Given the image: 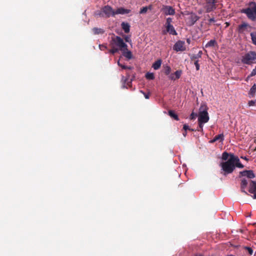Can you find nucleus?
I'll use <instances>...</instances> for the list:
<instances>
[{"label":"nucleus","mask_w":256,"mask_h":256,"mask_svg":"<svg viewBox=\"0 0 256 256\" xmlns=\"http://www.w3.org/2000/svg\"><path fill=\"white\" fill-rule=\"evenodd\" d=\"M234 160L232 157L230 156L227 161L220 163V166L222 170L221 173L223 175L226 176L234 172L235 169V166L233 164Z\"/></svg>","instance_id":"obj_1"},{"label":"nucleus","mask_w":256,"mask_h":256,"mask_svg":"<svg viewBox=\"0 0 256 256\" xmlns=\"http://www.w3.org/2000/svg\"><path fill=\"white\" fill-rule=\"evenodd\" d=\"M208 108L207 106L202 104L199 108L198 122L206 123L209 120V116L208 112Z\"/></svg>","instance_id":"obj_2"},{"label":"nucleus","mask_w":256,"mask_h":256,"mask_svg":"<svg viewBox=\"0 0 256 256\" xmlns=\"http://www.w3.org/2000/svg\"><path fill=\"white\" fill-rule=\"evenodd\" d=\"M250 5L254 6L242 9L241 12L242 13L245 14L249 19L254 21L256 19V4L255 2H252Z\"/></svg>","instance_id":"obj_3"},{"label":"nucleus","mask_w":256,"mask_h":256,"mask_svg":"<svg viewBox=\"0 0 256 256\" xmlns=\"http://www.w3.org/2000/svg\"><path fill=\"white\" fill-rule=\"evenodd\" d=\"M256 60V52L250 51L242 56V62L244 64H250Z\"/></svg>","instance_id":"obj_4"},{"label":"nucleus","mask_w":256,"mask_h":256,"mask_svg":"<svg viewBox=\"0 0 256 256\" xmlns=\"http://www.w3.org/2000/svg\"><path fill=\"white\" fill-rule=\"evenodd\" d=\"M111 43L113 44L114 46H118L120 50H122L123 49L127 50V44L124 42L122 38L120 36H116V38H112Z\"/></svg>","instance_id":"obj_5"},{"label":"nucleus","mask_w":256,"mask_h":256,"mask_svg":"<svg viewBox=\"0 0 256 256\" xmlns=\"http://www.w3.org/2000/svg\"><path fill=\"white\" fill-rule=\"evenodd\" d=\"M202 54V51L200 50L197 54H190V60L191 61H194L196 70H198L200 68V65L198 64V59L201 58Z\"/></svg>","instance_id":"obj_6"},{"label":"nucleus","mask_w":256,"mask_h":256,"mask_svg":"<svg viewBox=\"0 0 256 256\" xmlns=\"http://www.w3.org/2000/svg\"><path fill=\"white\" fill-rule=\"evenodd\" d=\"M216 0H206L205 8L206 12H210L216 8Z\"/></svg>","instance_id":"obj_7"},{"label":"nucleus","mask_w":256,"mask_h":256,"mask_svg":"<svg viewBox=\"0 0 256 256\" xmlns=\"http://www.w3.org/2000/svg\"><path fill=\"white\" fill-rule=\"evenodd\" d=\"M104 16L106 18H110V16H114V10L112 7L108 5L105 6L102 8Z\"/></svg>","instance_id":"obj_8"},{"label":"nucleus","mask_w":256,"mask_h":256,"mask_svg":"<svg viewBox=\"0 0 256 256\" xmlns=\"http://www.w3.org/2000/svg\"><path fill=\"white\" fill-rule=\"evenodd\" d=\"M173 50L176 52L185 51L186 50L185 42L180 40L177 41L173 46Z\"/></svg>","instance_id":"obj_9"},{"label":"nucleus","mask_w":256,"mask_h":256,"mask_svg":"<svg viewBox=\"0 0 256 256\" xmlns=\"http://www.w3.org/2000/svg\"><path fill=\"white\" fill-rule=\"evenodd\" d=\"M162 12L166 16L174 15L176 13L175 10L171 6L164 5L161 10Z\"/></svg>","instance_id":"obj_10"},{"label":"nucleus","mask_w":256,"mask_h":256,"mask_svg":"<svg viewBox=\"0 0 256 256\" xmlns=\"http://www.w3.org/2000/svg\"><path fill=\"white\" fill-rule=\"evenodd\" d=\"M248 192L254 194L252 198L256 199V181L250 180Z\"/></svg>","instance_id":"obj_11"},{"label":"nucleus","mask_w":256,"mask_h":256,"mask_svg":"<svg viewBox=\"0 0 256 256\" xmlns=\"http://www.w3.org/2000/svg\"><path fill=\"white\" fill-rule=\"evenodd\" d=\"M240 174L242 176H246L248 178H254L256 176L254 172L252 170H245L240 172Z\"/></svg>","instance_id":"obj_12"},{"label":"nucleus","mask_w":256,"mask_h":256,"mask_svg":"<svg viewBox=\"0 0 256 256\" xmlns=\"http://www.w3.org/2000/svg\"><path fill=\"white\" fill-rule=\"evenodd\" d=\"M230 156L232 157L234 159L233 162V164L235 166V168H243L244 167V165L240 163L238 156H235L234 154H230Z\"/></svg>","instance_id":"obj_13"},{"label":"nucleus","mask_w":256,"mask_h":256,"mask_svg":"<svg viewBox=\"0 0 256 256\" xmlns=\"http://www.w3.org/2000/svg\"><path fill=\"white\" fill-rule=\"evenodd\" d=\"M248 28H250V25L244 22L238 26V32L239 34L244 33L245 30H247Z\"/></svg>","instance_id":"obj_14"},{"label":"nucleus","mask_w":256,"mask_h":256,"mask_svg":"<svg viewBox=\"0 0 256 256\" xmlns=\"http://www.w3.org/2000/svg\"><path fill=\"white\" fill-rule=\"evenodd\" d=\"M130 12V10L128 9H126L124 8L120 7L118 8L116 10H114V16L116 14H128Z\"/></svg>","instance_id":"obj_15"},{"label":"nucleus","mask_w":256,"mask_h":256,"mask_svg":"<svg viewBox=\"0 0 256 256\" xmlns=\"http://www.w3.org/2000/svg\"><path fill=\"white\" fill-rule=\"evenodd\" d=\"M199 18V16L196 14H192L190 17L188 18V25H194L196 22L198 20Z\"/></svg>","instance_id":"obj_16"},{"label":"nucleus","mask_w":256,"mask_h":256,"mask_svg":"<svg viewBox=\"0 0 256 256\" xmlns=\"http://www.w3.org/2000/svg\"><path fill=\"white\" fill-rule=\"evenodd\" d=\"M182 73V70H176L174 73L170 74L168 78L171 80H175L180 77Z\"/></svg>","instance_id":"obj_17"},{"label":"nucleus","mask_w":256,"mask_h":256,"mask_svg":"<svg viewBox=\"0 0 256 256\" xmlns=\"http://www.w3.org/2000/svg\"><path fill=\"white\" fill-rule=\"evenodd\" d=\"M248 184V182L246 180L243 178L241 180L240 182V190L242 192H244L246 194H248V192L244 190L246 188Z\"/></svg>","instance_id":"obj_18"},{"label":"nucleus","mask_w":256,"mask_h":256,"mask_svg":"<svg viewBox=\"0 0 256 256\" xmlns=\"http://www.w3.org/2000/svg\"><path fill=\"white\" fill-rule=\"evenodd\" d=\"M166 30L168 32H169L170 34L176 36L177 35V32L176 31L174 26L172 24L166 25Z\"/></svg>","instance_id":"obj_19"},{"label":"nucleus","mask_w":256,"mask_h":256,"mask_svg":"<svg viewBox=\"0 0 256 256\" xmlns=\"http://www.w3.org/2000/svg\"><path fill=\"white\" fill-rule=\"evenodd\" d=\"M122 52V56L127 58L128 60L132 59V54L130 51L128 50V49H123Z\"/></svg>","instance_id":"obj_20"},{"label":"nucleus","mask_w":256,"mask_h":256,"mask_svg":"<svg viewBox=\"0 0 256 256\" xmlns=\"http://www.w3.org/2000/svg\"><path fill=\"white\" fill-rule=\"evenodd\" d=\"M122 28L125 33H128L130 30V26L128 22H122L121 24Z\"/></svg>","instance_id":"obj_21"},{"label":"nucleus","mask_w":256,"mask_h":256,"mask_svg":"<svg viewBox=\"0 0 256 256\" xmlns=\"http://www.w3.org/2000/svg\"><path fill=\"white\" fill-rule=\"evenodd\" d=\"M162 62V61L160 59H159V60H157L156 61L152 64V68L155 70H158L161 66Z\"/></svg>","instance_id":"obj_22"},{"label":"nucleus","mask_w":256,"mask_h":256,"mask_svg":"<svg viewBox=\"0 0 256 256\" xmlns=\"http://www.w3.org/2000/svg\"><path fill=\"white\" fill-rule=\"evenodd\" d=\"M168 115L176 120H178L179 118L178 116L172 110H170L168 112Z\"/></svg>","instance_id":"obj_23"},{"label":"nucleus","mask_w":256,"mask_h":256,"mask_svg":"<svg viewBox=\"0 0 256 256\" xmlns=\"http://www.w3.org/2000/svg\"><path fill=\"white\" fill-rule=\"evenodd\" d=\"M217 43L216 40H211L209 41L205 46L206 48L208 47H214L216 45Z\"/></svg>","instance_id":"obj_24"},{"label":"nucleus","mask_w":256,"mask_h":256,"mask_svg":"<svg viewBox=\"0 0 256 256\" xmlns=\"http://www.w3.org/2000/svg\"><path fill=\"white\" fill-rule=\"evenodd\" d=\"M256 92V84H254L250 88L249 94L250 97H254Z\"/></svg>","instance_id":"obj_25"},{"label":"nucleus","mask_w":256,"mask_h":256,"mask_svg":"<svg viewBox=\"0 0 256 256\" xmlns=\"http://www.w3.org/2000/svg\"><path fill=\"white\" fill-rule=\"evenodd\" d=\"M92 30L94 34H104V32L102 29L98 28H92Z\"/></svg>","instance_id":"obj_26"},{"label":"nucleus","mask_w":256,"mask_h":256,"mask_svg":"<svg viewBox=\"0 0 256 256\" xmlns=\"http://www.w3.org/2000/svg\"><path fill=\"white\" fill-rule=\"evenodd\" d=\"M152 9V6L151 5L149 6H144L142 8L140 11V14H146L148 10H151Z\"/></svg>","instance_id":"obj_27"},{"label":"nucleus","mask_w":256,"mask_h":256,"mask_svg":"<svg viewBox=\"0 0 256 256\" xmlns=\"http://www.w3.org/2000/svg\"><path fill=\"white\" fill-rule=\"evenodd\" d=\"M110 45L112 47V49L110 50H109V52L112 54H114L115 53L118 52V51L120 50L118 49V48H115L113 44H112L110 42Z\"/></svg>","instance_id":"obj_28"},{"label":"nucleus","mask_w":256,"mask_h":256,"mask_svg":"<svg viewBox=\"0 0 256 256\" xmlns=\"http://www.w3.org/2000/svg\"><path fill=\"white\" fill-rule=\"evenodd\" d=\"M164 72L166 75H170V73L171 72V68L170 66H164Z\"/></svg>","instance_id":"obj_29"},{"label":"nucleus","mask_w":256,"mask_h":256,"mask_svg":"<svg viewBox=\"0 0 256 256\" xmlns=\"http://www.w3.org/2000/svg\"><path fill=\"white\" fill-rule=\"evenodd\" d=\"M214 138L216 141L220 140V142H222L224 140V136L223 134H222L216 136Z\"/></svg>","instance_id":"obj_30"},{"label":"nucleus","mask_w":256,"mask_h":256,"mask_svg":"<svg viewBox=\"0 0 256 256\" xmlns=\"http://www.w3.org/2000/svg\"><path fill=\"white\" fill-rule=\"evenodd\" d=\"M230 154H229L228 153L226 152H224L222 154V160H228V158L229 156L230 157Z\"/></svg>","instance_id":"obj_31"},{"label":"nucleus","mask_w":256,"mask_h":256,"mask_svg":"<svg viewBox=\"0 0 256 256\" xmlns=\"http://www.w3.org/2000/svg\"><path fill=\"white\" fill-rule=\"evenodd\" d=\"M250 36L253 44L256 45V32H251Z\"/></svg>","instance_id":"obj_32"},{"label":"nucleus","mask_w":256,"mask_h":256,"mask_svg":"<svg viewBox=\"0 0 256 256\" xmlns=\"http://www.w3.org/2000/svg\"><path fill=\"white\" fill-rule=\"evenodd\" d=\"M94 16H96L104 17L102 12V8L100 10H97L95 12Z\"/></svg>","instance_id":"obj_33"},{"label":"nucleus","mask_w":256,"mask_h":256,"mask_svg":"<svg viewBox=\"0 0 256 256\" xmlns=\"http://www.w3.org/2000/svg\"><path fill=\"white\" fill-rule=\"evenodd\" d=\"M146 78L148 80H154V76L153 73L152 72H147L146 74Z\"/></svg>","instance_id":"obj_34"},{"label":"nucleus","mask_w":256,"mask_h":256,"mask_svg":"<svg viewBox=\"0 0 256 256\" xmlns=\"http://www.w3.org/2000/svg\"><path fill=\"white\" fill-rule=\"evenodd\" d=\"M256 75V66L254 69L252 70L250 74L247 77L246 80H248L250 77L254 76Z\"/></svg>","instance_id":"obj_35"},{"label":"nucleus","mask_w":256,"mask_h":256,"mask_svg":"<svg viewBox=\"0 0 256 256\" xmlns=\"http://www.w3.org/2000/svg\"><path fill=\"white\" fill-rule=\"evenodd\" d=\"M244 248L248 252V254L250 255H252V254H253V250H252V249L251 248L248 247V246H244Z\"/></svg>","instance_id":"obj_36"},{"label":"nucleus","mask_w":256,"mask_h":256,"mask_svg":"<svg viewBox=\"0 0 256 256\" xmlns=\"http://www.w3.org/2000/svg\"><path fill=\"white\" fill-rule=\"evenodd\" d=\"M198 122V126L200 129H198L197 130L198 131H202L203 130V124H205V122Z\"/></svg>","instance_id":"obj_37"},{"label":"nucleus","mask_w":256,"mask_h":256,"mask_svg":"<svg viewBox=\"0 0 256 256\" xmlns=\"http://www.w3.org/2000/svg\"><path fill=\"white\" fill-rule=\"evenodd\" d=\"M172 22V19L171 18H166V26L171 24V23Z\"/></svg>","instance_id":"obj_38"},{"label":"nucleus","mask_w":256,"mask_h":256,"mask_svg":"<svg viewBox=\"0 0 256 256\" xmlns=\"http://www.w3.org/2000/svg\"><path fill=\"white\" fill-rule=\"evenodd\" d=\"M99 48H100V49L101 50H104L106 49H107V46L106 44H100L99 46Z\"/></svg>","instance_id":"obj_39"},{"label":"nucleus","mask_w":256,"mask_h":256,"mask_svg":"<svg viewBox=\"0 0 256 256\" xmlns=\"http://www.w3.org/2000/svg\"><path fill=\"white\" fill-rule=\"evenodd\" d=\"M196 116H197V114H194V112H192L190 116V118L191 120H194V119L196 118Z\"/></svg>","instance_id":"obj_40"},{"label":"nucleus","mask_w":256,"mask_h":256,"mask_svg":"<svg viewBox=\"0 0 256 256\" xmlns=\"http://www.w3.org/2000/svg\"><path fill=\"white\" fill-rule=\"evenodd\" d=\"M256 104V102L254 100H250L248 102V104L249 106H252Z\"/></svg>","instance_id":"obj_41"},{"label":"nucleus","mask_w":256,"mask_h":256,"mask_svg":"<svg viewBox=\"0 0 256 256\" xmlns=\"http://www.w3.org/2000/svg\"><path fill=\"white\" fill-rule=\"evenodd\" d=\"M183 128L184 130H190V128H189V126L187 125L186 124H184L183 126Z\"/></svg>","instance_id":"obj_42"},{"label":"nucleus","mask_w":256,"mask_h":256,"mask_svg":"<svg viewBox=\"0 0 256 256\" xmlns=\"http://www.w3.org/2000/svg\"><path fill=\"white\" fill-rule=\"evenodd\" d=\"M124 40L126 42H129L130 41V38L128 36H126L124 38Z\"/></svg>","instance_id":"obj_43"},{"label":"nucleus","mask_w":256,"mask_h":256,"mask_svg":"<svg viewBox=\"0 0 256 256\" xmlns=\"http://www.w3.org/2000/svg\"><path fill=\"white\" fill-rule=\"evenodd\" d=\"M120 66L121 67L122 69L126 70V66L125 65L121 64Z\"/></svg>","instance_id":"obj_44"},{"label":"nucleus","mask_w":256,"mask_h":256,"mask_svg":"<svg viewBox=\"0 0 256 256\" xmlns=\"http://www.w3.org/2000/svg\"><path fill=\"white\" fill-rule=\"evenodd\" d=\"M209 22H215V20L214 18H210L209 20H208Z\"/></svg>","instance_id":"obj_45"},{"label":"nucleus","mask_w":256,"mask_h":256,"mask_svg":"<svg viewBox=\"0 0 256 256\" xmlns=\"http://www.w3.org/2000/svg\"><path fill=\"white\" fill-rule=\"evenodd\" d=\"M144 97L146 99L149 98V94H144Z\"/></svg>","instance_id":"obj_46"},{"label":"nucleus","mask_w":256,"mask_h":256,"mask_svg":"<svg viewBox=\"0 0 256 256\" xmlns=\"http://www.w3.org/2000/svg\"><path fill=\"white\" fill-rule=\"evenodd\" d=\"M126 69H128V70H132L133 68L131 66H126Z\"/></svg>","instance_id":"obj_47"},{"label":"nucleus","mask_w":256,"mask_h":256,"mask_svg":"<svg viewBox=\"0 0 256 256\" xmlns=\"http://www.w3.org/2000/svg\"><path fill=\"white\" fill-rule=\"evenodd\" d=\"M216 142V141L214 140V138L212 140H210V143H214V142Z\"/></svg>","instance_id":"obj_48"},{"label":"nucleus","mask_w":256,"mask_h":256,"mask_svg":"<svg viewBox=\"0 0 256 256\" xmlns=\"http://www.w3.org/2000/svg\"><path fill=\"white\" fill-rule=\"evenodd\" d=\"M186 42H187L188 44H190V38H188V39L186 40Z\"/></svg>","instance_id":"obj_49"},{"label":"nucleus","mask_w":256,"mask_h":256,"mask_svg":"<svg viewBox=\"0 0 256 256\" xmlns=\"http://www.w3.org/2000/svg\"><path fill=\"white\" fill-rule=\"evenodd\" d=\"M241 158H242V159H244V160H248V158L246 156H244V157L242 156Z\"/></svg>","instance_id":"obj_50"},{"label":"nucleus","mask_w":256,"mask_h":256,"mask_svg":"<svg viewBox=\"0 0 256 256\" xmlns=\"http://www.w3.org/2000/svg\"><path fill=\"white\" fill-rule=\"evenodd\" d=\"M186 134H187V133L186 132H184L183 133V135L184 136H186Z\"/></svg>","instance_id":"obj_51"},{"label":"nucleus","mask_w":256,"mask_h":256,"mask_svg":"<svg viewBox=\"0 0 256 256\" xmlns=\"http://www.w3.org/2000/svg\"><path fill=\"white\" fill-rule=\"evenodd\" d=\"M121 64V63H120V60H118V66H120V64Z\"/></svg>","instance_id":"obj_52"},{"label":"nucleus","mask_w":256,"mask_h":256,"mask_svg":"<svg viewBox=\"0 0 256 256\" xmlns=\"http://www.w3.org/2000/svg\"><path fill=\"white\" fill-rule=\"evenodd\" d=\"M189 130L192 131V132L195 131V130L194 129L190 128V130Z\"/></svg>","instance_id":"obj_53"},{"label":"nucleus","mask_w":256,"mask_h":256,"mask_svg":"<svg viewBox=\"0 0 256 256\" xmlns=\"http://www.w3.org/2000/svg\"><path fill=\"white\" fill-rule=\"evenodd\" d=\"M234 256L233 255H228V256Z\"/></svg>","instance_id":"obj_54"},{"label":"nucleus","mask_w":256,"mask_h":256,"mask_svg":"<svg viewBox=\"0 0 256 256\" xmlns=\"http://www.w3.org/2000/svg\"><path fill=\"white\" fill-rule=\"evenodd\" d=\"M255 102H256V100Z\"/></svg>","instance_id":"obj_55"}]
</instances>
